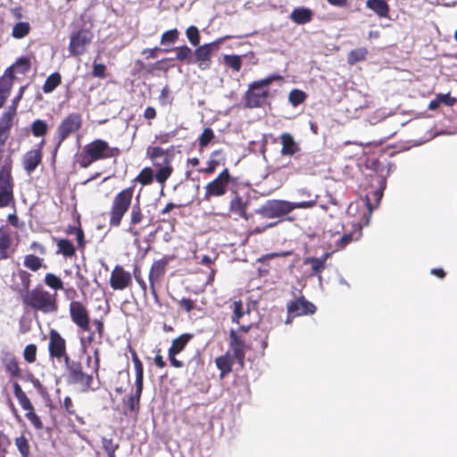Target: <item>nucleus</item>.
<instances>
[{
    "mask_svg": "<svg viewBox=\"0 0 457 457\" xmlns=\"http://www.w3.org/2000/svg\"><path fill=\"white\" fill-rule=\"evenodd\" d=\"M237 178L233 177L228 168H224L212 180L204 186L203 200L211 202L214 198L224 196L237 184Z\"/></svg>",
    "mask_w": 457,
    "mask_h": 457,
    "instance_id": "7ed1b4c3",
    "label": "nucleus"
},
{
    "mask_svg": "<svg viewBox=\"0 0 457 457\" xmlns=\"http://www.w3.org/2000/svg\"><path fill=\"white\" fill-rule=\"evenodd\" d=\"M145 216L139 204L132 205L129 212V222L127 232L137 238L140 235V231L137 228V226L143 222Z\"/></svg>",
    "mask_w": 457,
    "mask_h": 457,
    "instance_id": "4be33fe9",
    "label": "nucleus"
},
{
    "mask_svg": "<svg viewBox=\"0 0 457 457\" xmlns=\"http://www.w3.org/2000/svg\"><path fill=\"white\" fill-rule=\"evenodd\" d=\"M224 63L232 68L233 71L238 72L241 70L242 67V60L239 55L236 54H227L224 56Z\"/></svg>",
    "mask_w": 457,
    "mask_h": 457,
    "instance_id": "6e6d98bb",
    "label": "nucleus"
},
{
    "mask_svg": "<svg viewBox=\"0 0 457 457\" xmlns=\"http://www.w3.org/2000/svg\"><path fill=\"white\" fill-rule=\"evenodd\" d=\"M280 143L282 145L280 153L283 156H292L300 151L298 143L295 142L294 137L289 133L281 134Z\"/></svg>",
    "mask_w": 457,
    "mask_h": 457,
    "instance_id": "bb28decb",
    "label": "nucleus"
},
{
    "mask_svg": "<svg viewBox=\"0 0 457 457\" xmlns=\"http://www.w3.org/2000/svg\"><path fill=\"white\" fill-rule=\"evenodd\" d=\"M179 32L177 29L165 31L161 37V44H174L179 39Z\"/></svg>",
    "mask_w": 457,
    "mask_h": 457,
    "instance_id": "13d9d810",
    "label": "nucleus"
},
{
    "mask_svg": "<svg viewBox=\"0 0 457 457\" xmlns=\"http://www.w3.org/2000/svg\"><path fill=\"white\" fill-rule=\"evenodd\" d=\"M46 144L45 139L37 144V149L28 151L22 159L23 168L28 174H31L37 167L41 163L43 157V147Z\"/></svg>",
    "mask_w": 457,
    "mask_h": 457,
    "instance_id": "a211bd4d",
    "label": "nucleus"
},
{
    "mask_svg": "<svg viewBox=\"0 0 457 457\" xmlns=\"http://www.w3.org/2000/svg\"><path fill=\"white\" fill-rule=\"evenodd\" d=\"M146 154L154 167L161 165V162H158V159H161L162 162L170 160L167 152L160 146H149L146 150Z\"/></svg>",
    "mask_w": 457,
    "mask_h": 457,
    "instance_id": "f704fd0d",
    "label": "nucleus"
},
{
    "mask_svg": "<svg viewBox=\"0 0 457 457\" xmlns=\"http://www.w3.org/2000/svg\"><path fill=\"white\" fill-rule=\"evenodd\" d=\"M144 386H136L135 392L132 393L125 402L126 405L131 411H137L140 406V398Z\"/></svg>",
    "mask_w": 457,
    "mask_h": 457,
    "instance_id": "ea45409f",
    "label": "nucleus"
},
{
    "mask_svg": "<svg viewBox=\"0 0 457 457\" xmlns=\"http://www.w3.org/2000/svg\"><path fill=\"white\" fill-rule=\"evenodd\" d=\"M62 362L67 371L66 379L69 384L80 386L83 392L92 389L94 377L84 371L80 361L72 360L70 356Z\"/></svg>",
    "mask_w": 457,
    "mask_h": 457,
    "instance_id": "39448f33",
    "label": "nucleus"
},
{
    "mask_svg": "<svg viewBox=\"0 0 457 457\" xmlns=\"http://www.w3.org/2000/svg\"><path fill=\"white\" fill-rule=\"evenodd\" d=\"M93 34L88 29H79L71 35L69 52L71 56H79L86 52L87 46L91 43Z\"/></svg>",
    "mask_w": 457,
    "mask_h": 457,
    "instance_id": "ddd939ff",
    "label": "nucleus"
},
{
    "mask_svg": "<svg viewBox=\"0 0 457 457\" xmlns=\"http://www.w3.org/2000/svg\"><path fill=\"white\" fill-rule=\"evenodd\" d=\"M37 347L34 344H29L23 350V358L28 363H34L37 360Z\"/></svg>",
    "mask_w": 457,
    "mask_h": 457,
    "instance_id": "4d7b16f0",
    "label": "nucleus"
},
{
    "mask_svg": "<svg viewBox=\"0 0 457 457\" xmlns=\"http://www.w3.org/2000/svg\"><path fill=\"white\" fill-rule=\"evenodd\" d=\"M176 52V59L180 62H186L187 64L193 62L192 50L187 46H181L174 48Z\"/></svg>",
    "mask_w": 457,
    "mask_h": 457,
    "instance_id": "8fccbe9b",
    "label": "nucleus"
},
{
    "mask_svg": "<svg viewBox=\"0 0 457 457\" xmlns=\"http://www.w3.org/2000/svg\"><path fill=\"white\" fill-rule=\"evenodd\" d=\"M102 445L105 453L117 451L119 444L114 443L112 438L102 437Z\"/></svg>",
    "mask_w": 457,
    "mask_h": 457,
    "instance_id": "0e129e2a",
    "label": "nucleus"
},
{
    "mask_svg": "<svg viewBox=\"0 0 457 457\" xmlns=\"http://www.w3.org/2000/svg\"><path fill=\"white\" fill-rule=\"evenodd\" d=\"M88 335L86 337H80V345L81 348L85 351L88 346L92 344H98V335L89 328Z\"/></svg>",
    "mask_w": 457,
    "mask_h": 457,
    "instance_id": "bf43d9fd",
    "label": "nucleus"
},
{
    "mask_svg": "<svg viewBox=\"0 0 457 457\" xmlns=\"http://www.w3.org/2000/svg\"><path fill=\"white\" fill-rule=\"evenodd\" d=\"M62 82V77L59 72H54L51 75H49L44 85H43V91L46 94L53 92Z\"/></svg>",
    "mask_w": 457,
    "mask_h": 457,
    "instance_id": "37998d69",
    "label": "nucleus"
},
{
    "mask_svg": "<svg viewBox=\"0 0 457 457\" xmlns=\"http://www.w3.org/2000/svg\"><path fill=\"white\" fill-rule=\"evenodd\" d=\"M333 254V252H327L322 256L317 257H307L303 260L304 265H311L312 276H319L321 278L322 271L326 269V262Z\"/></svg>",
    "mask_w": 457,
    "mask_h": 457,
    "instance_id": "b1692460",
    "label": "nucleus"
},
{
    "mask_svg": "<svg viewBox=\"0 0 457 457\" xmlns=\"http://www.w3.org/2000/svg\"><path fill=\"white\" fill-rule=\"evenodd\" d=\"M119 147L110 146L108 142L104 139H95L87 144L83 150L77 155V162L80 168L87 169L92 163L115 158L120 154Z\"/></svg>",
    "mask_w": 457,
    "mask_h": 457,
    "instance_id": "f03ea898",
    "label": "nucleus"
},
{
    "mask_svg": "<svg viewBox=\"0 0 457 457\" xmlns=\"http://www.w3.org/2000/svg\"><path fill=\"white\" fill-rule=\"evenodd\" d=\"M173 258L165 255L159 260L154 261L148 274L150 292L154 298L158 301L157 286H160L167 270L169 262Z\"/></svg>",
    "mask_w": 457,
    "mask_h": 457,
    "instance_id": "1a4fd4ad",
    "label": "nucleus"
},
{
    "mask_svg": "<svg viewBox=\"0 0 457 457\" xmlns=\"http://www.w3.org/2000/svg\"><path fill=\"white\" fill-rule=\"evenodd\" d=\"M14 253L15 249L12 248L11 235L0 229V262L12 258Z\"/></svg>",
    "mask_w": 457,
    "mask_h": 457,
    "instance_id": "cd10ccee",
    "label": "nucleus"
},
{
    "mask_svg": "<svg viewBox=\"0 0 457 457\" xmlns=\"http://www.w3.org/2000/svg\"><path fill=\"white\" fill-rule=\"evenodd\" d=\"M179 306L184 309L187 312H190L192 310L195 309V301H193L190 298H182L179 303Z\"/></svg>",
    "mask_w": 457,
    "mask_h": 457,
    "instance_id": "774afa93",
    "label": "nucleus"
},
{
    "mask_svg": "<svg viewBox=\"0 0 457 457\" xmlns=\"http://www.w3.org/2000/svg\"><path fill=\"white\" fill-rule=\"evenodd\" d=\"M105 71L106 67L104 64L94 62L92 70L93 77L104 79L106 77Z\"/></svg>",
    "mask_w": 457,
    "mask_h": 457,
    "instance_id": "e2e57ef3",
    "label": "nucleus"
},
{
    "mask_svg": "<svg viewBox=\"0 0 457 457\" xmlns=\"http://www.w3.org/2000/svg\"><path fill=\"white\" fill-rule=\"evenodd\" d=\"M14 444L21 457H30L29 442L24 434L17 436L14 439Z\"/></svg>",
    "mask_w": 457,
    "mask_h": 457,
    "instance_id": "a18cd8bd",
    "label": "nucleus"
},
{
    "mask_svg": "<svg viewBox=\"0 0 457 457\" xmlns=\"http://www.w3.org/2000/svg\"><path fill=\"white\" fill-rule=\"evenodd\" d=\"M229 349L237 358V362L243 368L245 365V344L234 329L229 331Z\"/></svg>",
    "mask_w": 457,
    "mask_h": 457,
    "instance_id": "6ab92c4d",
    "label": "nucleus"
},
{
    "mask_svg": "<svg viewBox=\"0 0 457 457\" xmlns=\"http://www.w3.org/2000/svg\"><path fill=\"white\" fill-rule=\"evenodd\" d=\"M44 283L46 287L54 290V293L64 289V283L60 277L54 273L48 272L44 277Z\"/></svg>",
    "mask_w": 457,
    "mask_h": 457,
    "instance_id": "58836bf2",
    "label": "nucleus"
},
{
    "mask_svg": "<svg viewBox=\"0 0 457 457\" xmlns=\"http://www.w3.org/2000/svg\"><path fill=\"white\" fill-rule=\"evenodd\" d=\"M187 37L189 40V42L194 46H196L200 43V35L199 30L195 26H190L187 28L186 31Z\"/></svg>",
    "mask_w": 457,
    "mask_h": 457,
    "instance_id": "052dcab7",
    "label": "nucleus"
},
{
    "mask_svg": "<svg viewBox=\"0 0 457 457\" xmlns=\"http://www.w3.org/2000/svg\"><path fill=\"white\" fill-rule=\"evenodd\" d=\"M154 172L150 167L144 168L135 179V181L139 182L143 186L150 185L154 180Z\"/></svg>",
    "mask_w": 457,
    "mask_h": 457,
    "instance_id": "603ef678",
    "label": "nucleus"
},
{
    "mask_svg": "<svg viewBox=\"0 0 457 457\" xmlns=\"http://www.w3.org/2000/svg\"><path fill=\"white\" fill-rule=\"evenodd\" d=\"M362 236L361 227L355 228L350 233H345L338 239L336 240L334 248L331 252L336 253L344 250L349 244L358 241Z\"/></svg>",
    "mask_w": 457,
    "mask_h": 457,
    "instance_id": "393cba45",
    "label": "nucleus"
},
{
    "mask_svg": "<svg viewBox=\"0 0 457 457\" xmlns=\"http://www.w3.org/2000/svg\"><path fill=\"white\" fill-rule=\"evenodd\" d=\"M249 313H250L249 308H246V310H245L241 300L233 302V315L231 318L233 322L239 324L240 320L244 317V315L249 314Z\"/></svg>",
    "mask_w": 457,
    "mask_h": 457,
    "instance_id": "de8ad7c7",
    "label": "nucleus"
},
{
    "mask_svg": "<svg viewBox=\"0 0 457 457\" xmlns=\"http://www.w3.org/2000/svg\"><path fill=\"white\" fill-rule=\"evenodd\" d=\"M17 107L18 104H14L13 102H12L8 109L3 112L0 117L1 121H3L10 129H12L13 125V120L17 113Z\"/></svg>",
    "mask_w": 457,
    "mask_h": 457,
    "instance_id": "49530a36",
    "label": "nucleus"
},
{
    "mask_svg": "<svg viewBox=\"0 0 457 457\" xmlns=\"http://www.w3.org/2000/svg\"><path fill=\"white\" fill-rule=\"evenodd\" d=\"M223 151L221 149L212 151L210 154L206 167L198 169V173H204L207 175L214 173L217 168L220 165V161L218 159V157L221 155Z\"/></svg>",
    "mask_w": 457,
    "mask_h": 457,
    "instance_id": "7c9ffc66",
    "label": "nucleus"
},
{
    "mask_svg": "<svg viewBox=\"0 0 457 457\" xmlns=\"http://www.w3.org/2000/svg\"><path fill=\"white\" fill-rule=\"evenodd\" d=\"M21 302L26 308L43 314L54 313L59 309L58 294L50 293L41 284L30 289Z\"/></svg>",
    "mask_w": 457,
    "mask_h": 457,
    "instance_id": "f257e3e1",
    "label": "nucleus"
},
{
    "mask_svg": "<svg viewBox=\"0 0 457 457\" xmlns=\"http://www.w3.org/2000/svg\"><path fill=\"white\" fill-rule=\"evenodd\" d=\"M194 55L195 57V62L198 64V67L201 70H206L211 66L212 62V45L204 44L203 46H198L194 51Z\"/></svg>",
    "mask_w": 457,
    "mask_h": 457,
    "instance_id": "5701e85b",
    "label": "nucleus"
},
{
    "mask_svg": "<svg viewBox=\"0 0 457 457\" xmlns=\"http://www.w3.org/2000/svg\"><path fill=\"white\" fill-rule=\"evenodd\" d=\"M307 99V94L301 89H292L288 95V101L293 106H298Z\"/></svg>",
    "mask_w": 457,
    "mask_h": 457,
    "instance_id": "3c124183",
    "label": "nucleus"
},
{
    "mask_svg": "<svg viewBox=\"0 0 457 457\" xmlns=\"http://www.w3.org/2000/svg\"><path fill=\"white\" fill-rule=\"evenodd\" d=\"M12 386L15 397L17 398L21 407L25 411L26 419L30 422L35 429L42 430L44 428L43 422L40 417L36 413L35 408L30 399L22 390L21 385L18 382H14Z\"/></svg>",
    "mask_w": 457,
    "mask_h": 457,
    "instance_id": "6e6552de",
    "label": "nucleus"
},
{
    "mask_svg": "<svg viewBox=\"0 0 457 457\" xmlns=\"http://www.w3.org/2000/svg\"><path fill=\"white\" fill-rule=\"evenodd\" d=\"M57 253L65 258H71L76 254V247L71 240L61 238L57 241Z\"/></svg>",
    "mask_w": 457,
    "mask_h": 457,
    "instance_id": "e433bc0d",
    "label": "nucleus"
},
{
    "mask_svg": "<svg viewBox=\"0 0 457 457\" xmlns=\"http://www.w3.org/2000/svg\"><path fill=\"white\" fill-rule=\"evenodd\" d=\"M134 188L129 187L115 195L108 212L110 228L120 226L125 214L131 206Z\"/></svg>",
    "mask_w": 457,
    "mask_h": 457,
    "instance_id": "20e7f679",
    "label": "nucleus"
},
{
    "mask_svg": "<svg viewBox=\"0 0 457 457\" xmlns=\"http://www.w3.org/2000/svg\"><path fill=\"white\" fill-rule=\"evenodd\" d=\"M160 164L159 167H156L157 171L154 174V179L158 183L163 185L171 176L173 167L170 164V160H165V162H162Z\"/></svg>",
    "mask_w": 457,
    "mask_h": 457,
    "instance_id": "473e14b6",
    "label": "nucleus"
},
{
    "mask_svg": "<svg viewBox=\"0 0 457 457\" xmlns=\"http://www.w3.org/2000/svg\"><path fill=\"white\" fill-rule=\"evenodd\" d=\"M31 133L35 137H43L48 133V125L44 120H35L30 125Z\"/></svg>",
    "mask_w": 457,
    "mask_h": 457,
    "instance_id": "79ce46f5",
    "label": "nucleus"
},
{
    "mask_svg": "<svg viewBox=\"0 0 457 457\" xmlns=\"http://www.w3.org/2000/svg\"><path fill=\"white\" fill-rule=\"evenodd\" d=\"M237 361L235 355L230 351H227L224 354L216 357L215 364L217 369L220 370V378H225L228 374L232 372V367Z\"/></svg>",
    "mask_w": 457,
    "mask_h": 457,
    "instance_id": "412c9836",
    "label": "nucleus"
},
{
    "mask_svg": "<svg viewBox=\"0 0 457 457\" xmlns=\"http://www.w3.org/2000/svg\"><path fill=\"white\" fill-rule=\"evenodd\" d=\"M48 354L50 359L62 362L70 357L64 337L55 329L49 331Z\"/></svg>",
    "mask_w": 457,
    "mask_h": 457,
    "instance_id": "9d476101",
    "label": "nucleus"
},
{
    "mask_svg": "<svg viewBox=\"0 0 457 457\" xmlns=\"http://www.w3.org/2000/svg\"><path fill=\"white\" fill-rule=\"evenodd\" d=\"M82 116L78 112L68 114L58 125L56 129L57 143L54 152H57L62 144L73 133L81 129Z\"/></svg>",
    "mask_w": 457,
    "mask_h": 457,
    "instance_id": "0eeeda50",
    "label": "nucleus"
},
{
    "mask_svg": "<svg viewBox=\"0 0 457 457\" xmlns=\"http://www.w3.org/2000/svg\"><path fill=\"white\" fill-rule=\"evenodd\" d=\"M31 283V274L26 270L19 269L16 272L12 273L11 288L21 299L30 290Z\"/></svg>",
    "mask_w": 457,
    "mask_h": 457,
    "instance_id": "dca6fc26",
    "label": "nucleus"
},
{
    "mask_svg": "<svg viewBox=\"0 0 457 457\" xmlns=\"http://www.w3.org/2000/svg\"><path fill=\"white\" fill-rule=\"evenodd\" d=\"M69 312L72 322L81 331H89V312L81 302L72 300L69 305Z\"/></svg>",
    "mask_w": 457,
    "mask_h": 457,
    "instance_id": "f8f14e48",
    "label": "nucleus"
},
{
    "mask_svg": "<svg viewBox=\"0 0 457 457\" xmlns=\"http://www.w3.org/2000/svg\"><path fill=\"white\" fill-rule=\"evenodd\" d=\"M312 17L313 13L312 10L306 7L295 8L290 14V19L299 25L310 22Z\"/></svg>",
    "mask_w": 457,
    "mask_h": 457,
    "instance_id": "c756f323",
    "label": "nucleus"
},
{
    "mask_svg": "<svg viewBox=\"0 0 457 457\" xmlns=\"http://www.w3.org/2000/svg\"><path fill=\"white\" fill-rule=\"evenodd\" d=\"M282 77L278 74H271L267 76L266 78L262 79L256 80L255 82L261 87H267L270 86L273 81L281 80Z\"/></svg>",
    "mask_w": 457,
    "mask_h": 457,
    "instance_id": "680f3d73",
    "label": "nucleus"
},
{
    "mask_svg": "<svg viewBox=\"0 0 457 457\" xmlns=\"http://www.w3.org/2000/svg\"><path fill=\"white\" fill-rule=\"evenodd\" d=\"M30 31V25L27 21H21L16 23L12 30V36L14 38L21 39L29 35Z\"/></svg>",
    "mask_w": 457,
    "mask_h": 457,
    "instance_id": "09e8293b",
    "label": "nucleus"
},
{
    "mask_svg": "<svg viewBox=\"0 0 457 457\" xmlns=\"http://www.w3.org/2000/svg\"><path fill=\"white\" fill-rule=\"evenodd\" d=\"M288 317H298L303 315H312L315 313L316 306L305 299L304 296H301L295 300L290 301L287 305ZM290 318H287V323H290Z\"/></svg>",
    "mask_w": 457,
    "mask_h": 457,
    "instance_id": "2eb2a0df",
    "label": "nucleus"
},
{
    "mask_svg": "<svg viewBox=\"0 0 457 457\" xmlns=\"http://www.w3.org/2000/svg\"><path fill=\"white\" fill-rule=\"evenodd\" d=\"M129 352L131 353L132 361L134 363L136 372V386H144V366L140 361L136 350L129 346Z\"/></svg>",
    "mask_w": 457,
    "mask_h": 457,
    "instance_id": "72a5a7b5",
    "label": "nucleus"
},
{
    "mask_svg": "<svg viewBox=\"0 0 457 457\" xmlns=\"http://www.w3.org/2000/svg\"><path fill=\"white\" fill-rule=\"evenodd\" d=\"M23 265L28 270L36 272L42 268H46L44 264V259L35 254H27L24 256Z\"/></svg>",
    "mask_w": 457,
    "mask_h": 457,
    "instance_id": "4c0bfd02",
    "label": "nucleus"
},
{
    "mask_svg": "<svg viewBox=\"0 0 457 457\" xmlns=\"http://www.w3.org/2000/svg\"><path fill=\"white\" fill-rule=\"evenodd\" d=\"M14 80L11 79V70L4 71L0 77V109L10 96Z\"/></svg>",
    "mask_w": 457,
    "mask_h": 457,
    "instance_id": "a878e982",
    "label": "nucleus"
},
{
    "mask_svg": "<svg viewBox=\"0 0 457 457\" xmlns=\"http://www.w3.org/2000/svg\"><path fill=\"white\" fill-rule=\"evenodd\" d=\"M4 364L5 370L12 377V378H20L21 376V371L19 366V362L14 356H11L5 358L4 360Z\"/></svg>",
    "mask_w": 457,
    "mask_h": 457,
    "instance_id": "c03bdc74",
    "label": "nucleus"
},
{
    "mask_svg": "<svg viewBox=\"0 0 457 457\" xmlns=\"http://www.w3.org/2000/svg\"><path fill=\"white\" fill-rule=\"evenodd\" d=\"M74 235L76 236L78 248L84 250V248L86 246V240H85V234H84V230L82 228V227L78 228V229L76 230V233Z\"/></svg>",
    "mask_w": 457,
    "mask_h": 457,
    "instance_id": "338daca9",
    "label": "nucleus"
},
{
    "mask_svg": "<svg viewBox=\"0 0 457 457\" xmlns=\"http://www.w3.org/2000/svg\"><path fill=\"white\" fill-rule=\"evenodd\" d=\"M270 96L269 89L261 87L255 81L248 86L244 95V107L255 109L262 107Z\"/></svg>",
    "mask_w": 457,
    "mask_h": 457,
    "instance_id": "9b49d317",
    "label": "nucleus"
},
{
    "mask_svg": "<svg viewBox=\"0 0 457 457\" xmlns=\"http://www.w3.org/2000/svg\"><path fill=\"white\" fill-rule=\"evenodd\" d=\"M13 179L12 177V163L7 162L0 169V208L14 204Z\"/></svg>",
    "mask_w": 457,
    "mask_h": 457,
    "instance_id": "423d86ee",
    "label": "nucleus"
},
{
    "mask_svg": "<svg viewBox=\"0 0 457 457\" xmlns=\"http://www.w3.org/2000/svg\"><path fill=\"white\" fill-rule=\"evenodd\" d=\"M31 67L30 60L28 57L22 56L18 58L14 63L5 69L4 71L11 70V79H15V72L25 75Z\"/></svg>",
    "mask_w": 457,
    "mask_h": 457,
    "instance_id": "c85d7f7f",
    "label": "nucleus"
},
{
    "mask_svg": "<svg viewBox=\"0 0 457 457\" xmlns=\"http://www.w3.org/2000/svg\"><path fill=\"white\" fill-rule=\"evenodd\" d=\"M193 338L192 334L185 333L180 335L179 337L174 338L171 342V345L169 348L168 352L172 353L179 354L181 353L188 342Z\"/></svg>",
    "mask_w": 457,
    "mask_h": 457,
    "instance_id": "c9c22d12",
    "label": "nucleus"
},
{
    "mask_svg": "<svg viewBox=\"0 0 457 457\" xmlns=\"http://www.w3.org/2000/svg\"><path fill=\"white\" fill-rule=\"evenodd\" d=\"M366 6L381 18L389 14L390 8L386 0H367Z\"/></svg>",
    "mask_w": 457,
    "mask_h": 457,
    "instance_id": "2f4dec72",
    "label": "nucleus"
},
{
    "mask_svg": "<svg viewBox=\"0 0 457 457\" xmlns=\"http://www.w3.org/2000/svg\"><path fill=\"white\" fill-rule=\"evenodd\" d=\"M132 285L130 272L125 270L121 265H116L110 276V286L113 290L122 291Z\"/></svg>",
    "mask_w": 457,
    "mask_h": 457,
    "instance_id": "f3484780",
    "label": "nucleus"
},
{
    "mask_svg": "<svg viewBox=\"0 0 457 457\" xmlns=\"http://www.w3.org/2000/svg\"><path fill=\"white\" fill-rule=\"evenodd\" d=\"M292 212L291 202L286 200H272L267 202L260 210V213L269 219L280 218Z\"/></svg>",
    "mask_w": 457,
    "mask_h": 457,
    "instance_id": "4468645a",
    "label": "nucleus"
},
{
    "mask_svg": "<svg viewBox=\"0 0 457 457\" xmlns=\"http://www.w3.org/2000/svg\"><path fill=\"white\" fill-rule=\"evenodd\" d=\"M368 55V49L366 47H359L351 50L347 54V63L354 65L359 62H362Z\"/></svg>",
    "mask_w": 457,
    "mask_h": 457,
    "instance_id": "a19ab883",
    "label": "nucleus"
},
{
    "mask_svg": "<svg viewBox=\"0 0 457 457\" xmlns=\"http://www.w3.org/2000/svg\"><path fill=\"white\" fill-rule=\"evenodd\" d=\"M61 407L65 411L68 416H73L79 420H81L79 418L75 404L70 396H65L63 398L62 402L61 403Z\"/></svg>",
    "mask_w": 457,
    "mask_h": 457,
    "instance_id": "864d4df0",
    "label": "nucleus"
},
{
    "mask_svg": "<svg viewBox=\"0 0 457 457\" xmlns=\"http://www.w3.org/2000/svg\"><path fill=\"white\" fill-rule=\"evenodd\" d=\"M231 192L233 196L230 199L228 204L229 212L233 214H237L238 217L244 220H248L247 202L245 201L243 196H241L236 190L231 189Z\"/></svg>",
    "mask_w": 457,
    "mask_h": 457,
    "instance_id": "aec40b11",
    "label": "nucleus"
},
{
    "mask_svg": "<svg viewBox=\"0 0 457 457\" xmlns=\"http://www.w3.org/2000/svg\"><path fill=\"white\" fill-rule=\"evenodd\" d=\"M93 325L95 327V332L98 335V344L102 343V339L104 333V325L101 320H94Z\"/></svg>",
    "mask_w": 457,
    "mask_h": 457,
    "instance_id": "69168bd1",
    "label": "nucleus"
},
{
    "mask_svg": "<svg viewBox=\"0 0 457 457\" xmlns=\"http://www.w3.org/2000/svg\"><path fill=\"white\" fill-rule=\"evenodd\" d=\"M215 137L214 132L211 128H205L198 138L200 148L206 147Z\"/></svg>",
    "mask_w": 457,
    "mask_h": 457,
    "instance_id": "5fc2aeb1",
    "label": "nucleus"
}]
</instances>
